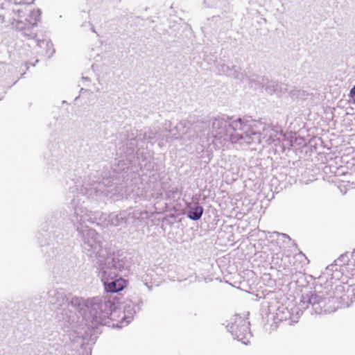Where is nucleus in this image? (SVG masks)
I'll return each mask as SVG.
<instances>
[{"mask_svg": "<svg viewBox=\"0 0 355 355\" xmlns=\"http://www.w3.org/2000/svg\"><path fill=\"white\" fill-rule=\"evenodd\" d=\"M47 295L48 302L58 306L56 316L59 321L74 322L78 312L92 328L107 325L110 320H114L119 304L116 297L110 296H98L92 300L73 297L69 301L63 288H51Z\"/></svg>", "mask_w": 355, "mask_h": 355, "instance_id": "nucleus-1", "label": "nucleus"}, {"mask_svg": "<svg viewBox=\"0 0 355 355\" xmlns=\"http://www.w3.org/2000/svg\"><path fill=\"white\" fill-rule=\"evenodd\" d=\"M34 0H15V6L11 10H5L0 7V23L8 22L26 37L33 41L41 50L39 53L51 58L55 53L53 44L46 39L38 40L35 28L40 19V9L33 10L30 5Z\"/></svg>", "mask_w": 355, "mask_h": 355, "instance_id": "nucleus-2", "label": "nucleus"}, {"mask_svg": "<svg viewBox=\"0 0 355 355\" xmlns=\"http://www.w3.org/2000/svg\"><path fill=\"white\" fill-rule=\"evenodd\" d=\"M354 280L347 282L328 283L324 290L304 295L303 304H311L317 313H330L338 309L349 307L355 302Z\"/></svg>", "mask_w": 355, "mask_h": 355, "instance_id": "nucleus-3", "label": "nucleus"}, {"mask_svg": "<svg viewBox=\"0 0 355 355\" xmlns=\"http://www.w3.org/2000/svg\"><path fill=\"white\" fill-rule=\"evenodd\" d=\"M248 120L244 121L241 118L233 120L227 115H218L211 121V143L216 148L225 146L228 143L245 144V130Z\"/></svg>", "mask_w": 355, "mask_h": 355, "instance_id": "nucleus-4", "label": "nucleus"}, {"mask_svg": "<svg viewBox=\"0 0 355 355\" xmlns=\"http://www.w3.org/2000/svg\"><path fill=\"white\" fill-rule=\"evenodd\" d=\"M130 140L128 146V142L125 143L123 140H120L116 144V155L120 157L119 160H115L112 165V172L113 178H119L120 175L123 178H128L129 174L137 173L139 170L143 171V168L146 164H142L146 162V156L143 152H136L135 150V139Z\"/></svg>", "mask_w": 355, "mask_h": 355, "instance_id": "nucleus-5", "label": "nucleus"}, {"mask_svg": "<svg viewBox=\"0 0 355 355\" xmlns=\"http://www.w3.org/2000/svg\"><path fill=\"white\" fill-rule=\"evenodd\" d=\"M130 261L123 253L112 252L106 262L96 266L104 289L107 293H117L125 286V280L118 275L119 272L128 270Z\"/></svg>", "mask_w": 355, "mask_h": 355, "instance_id": "nucleus-6", "label": "nucleus"}, {"mask_svg": "<svg viewBox=\"0 0 355 355\" xmlns=\"http://www.w3.org/2000/svg\"><path fill=\"white\" fill-rule=\"evenodd\" d=\"M319 290L310 291L306 293H303L301 296L300 302L298 306L295 309H288L280 301L277 294L273 291H269L264 295V299L267 303V313L268 316L271 315V318L275 322L289 321V324H293L297 322L300 318V311L302 312V309H306L311 306L315 313V310L311 304H303L302 298L304 295L309 293H317Z\"/></svg>", "mask_w": 355, "mask_h": 355, "instance_id": "nucleus-7", "label": "nucleus"}, {"mask_svg": "<svg viewBox=\"0 0 355 355\" xmlns=\"http://www.w3.org/2000/svg\"><path fill=\"white\" fill-rule=\"evenodd\" d=\"M78 234L83 240V248L86 254L96 259V266L112 257L108 249L103 248V237L95 230L87 227Z\"/></svg>", "mask_w": 355, "mask_h": 355, "instance_id": "nucleus-8", "label": "nucleus"}, {"mask_svg": "<svg viewBox=\"0 0 355 355\" xmlns=\"http://www.w3.org/2000/svg\"><path fill=\"white\" fill-rule=\"evenodd\" d=\"M282 135V130L279 128L266 124L259 121L248 120V128L245 130V144H260L262 140L271 144L279 140V136Z\"/></svg>", "mask_w": 355, "mask_h": 355, "instance_id": "nucleus-9", "label": "nucleus"}, {"mask_svg": "<svg viewBox=\"0 0 355 355\" xmlns=\"http://www.w3.org/2000/svg\"><path fill=\"white\" fill-rule=\"evenodd\" d=\"M84 198L86 197L78 191L71 202L69 220L78 232H83V230L89 227L88 224H94L97 220V214L83 206Z\"/></svg>", "mask_w": 355, "mask_h": 355, "instance_id": "nucleus-10", "label": "nucleus"}, {"mask_svg": "<svg viewBox=\"0 0 355 355\" xmlns=\"http://www.w3.org/2000/svg\"><path fill=\"white\" fill-rule=\"evenodd\" d=\"M157 128H146L141 130L139 132L137 130H132L130 133L126 135H119V140H123L125 143L130 144V140L132 138L135 139V150L136 152H143L145 155L144 148H147V144L149 142L156 141Z\"/></svg>", "mask_w": 355, "mask_h": 355, "instance_id": "nucleus-11", "label": "nucleus"}, {"mask_svg": "<svg viewBox=\"0 0 355 355\" xmlns=\"http://www.w3.org/2000/svg\"><path fill=\"white\" fill-rule=\"evenodd\" d=\"M234 339L247 345L252 334L250 329V322L247 318H243L239 314L233 315L226 326Z\"/></svg>", "mask_w": 355, "mask_h": 355, "instance_id": "nucleus-12", "label": "nucleus"}, {"mask_svg": "<svg viewBox=\"0 0 355 355\" xmlns=\"http://www.w3.org/2000/svg\"><path fill=\"white\" fill-rule=\"evenodd\" d=\"M249 85L254 89H263L268 94L282 96L288 91V85L275 80H270L266 76L252 75L246 78Z\"/></svg>", "mask_w": 355, "mask_h": 355, "instance_id": "nucleus-13", "label": "nucleus"}, {"mask_svg": "<svg viewBox=\"0 0 355 355\" xmlns=\"http://www.w3.org/2000/svg\"><path fill=\"white\" fill-rule=\"evenodd\" d=\"M351 259H349L348 253H345L341 254L336 260H335V264H331L326 267L324 272L318 277V284H316L315 289V290H324V287L328 283H331L333 284L340 282L336 280L335 282H332V279L331 278V281L328 280V277L329 275H332L331 273L334 270V268L335 266H343L346 265V270H347L348 263H350Z\"/></svg>", "mask_w": 355, "mask_h": 355, "instance_id": "nucleus-14", "label": "nucleus"}, {"mask_svg": "<svg viewBox=\"0 0 355 355\" xmlns=\"http://www.w3.org/2000/svg\"><path fill=\"white\" fill-rule=\"evenodd\" d=\"M77 189L83 196L87 198L104 196L103 191L107 190V178H103L101 182H85L80 189Z\"/></svg>", "mask_w": 355, "mask_h": 355, "instance_id": "nucleus-15", "label": "nucleus"}, {"mask_svg": "<svg viewBox=\"0 0 355 355\" xmlns=\"http://www.w3.org/2000/svg\"><path fill=\"white\" fill-rule=\"evenodd\" d=\"M180 122L185 123V128L180 130L181 141H182L184 144L197 138L198 137V132H200L202 128L207 126V123L204 121H198L195 124L191 123L188 121H180Z\"/></svg>", "mask_w": 355, "mask_h": 355, "instance_id": "nucleus-16", "label": "nucleus"}, {"mask_svg": "<svg viewBox=\"0 0 355 355\" xmlns=\"http://www.w3.org/2000/svg\"><path fill=\"white\" fill-rule=\"evenodd\" d=\"M142 305L143 301L141 299H139L136 302L132 300H126L123 305L120 327L128 324L133 320L135 315L141 310Z\"/></svg>", "mask_w": 355, "mask_h": 355, "instance_id": "nucleus-17", "label": "nucleus"}, {"mask_svg": "<svg viewBox=\"0 0 355 355\" xmlns=\"http://www.w3.org/2000/svg\"><path fill=\"white\" fill-rule=\"evenodd\" d=\"M216 68L219 75H225L240 80L241 81L244 80L245 78L243 74L238 71L235 66L230 67L223 62H219L216 64Z\"/></svg>", "mask_w": 355, "mask_h": 355, "instance_id": "nucleus-18", "label": "nucleus"}, {"mask_svg": "<svg viewBox=\"0 0 355 355\" xmlns=\"http://www.w3.org/2000/svg\"><path fill=\"white\" fill-rule=\"evenodd\" d=\"M127 212L128 214V223H142L150 216V213L146 210L137 208L129 209Z\"/></svg>", "mask_w": 355, "mask_h": 355, "instance_id": "nucleus-19", "label": "nucleus"}, {"mask_svg": "<svg viewBox=\"0 0 355 355\" xmlns=\"http://www.w3.org/2000/svg\"><path fill=\"white\" fill-rule=\"evenodd\" d=\"M128 214L127 210L119 213H110L105 218L107 225L119 226L123 224H128Z\"/></svg>", "mask_w": 355, "mask_h": 355, "instance_id": "nucleus-20", "label": "nucleus"}, {"mask_svg": "<svg viewBox=\"0 0 355 355\" xmlns=\"http://www.w3.org/2000/svg\"><path fill=\"white\" fill-rule=\"evenodd\" d=\"M171 126L170 121H166L162 124V128L157 129V138L156 141H158V144L160 147L164 146L166 143L170 141L168 128Z\"/></svg>", "mask_w": 355, "mask_h": 355, "instance_id": "nucleus-21", "label": "nucleus"}, {"mask_svg": "<svg viewBox=\"0 0 355 355\" xmlns=\"http://www.w3.org/2000/svg\"><path fill=\"white\" fill-rule=\"evenodd\" d=\"M116 177L110 175V178H107V190L104 192V196L112 198L119 193L118 183L114 182Z\"/></svg>", "mask_w": 355, "mask_h": 355, "instance_id": "nucleus-22", "label": "nucleus"}, {"mask_svg": "<svg viewBox=\"0 0 355 355\" xmlns=\"http://www.w3.org/2000/svg\"><path fill=\"white\" fill-rule=\"evenodd\" d=\"M203 211V207L196 202L193 205L189 206L187 216L191 220H198L202 217Z\"/></svg>", "mask_w": 355, "mask_h": 355, "instance_id": "nucleus-23", "label": "nucleus"}, {"mask_svg": "<svg viewBox=\"0 0 355 355\" xmlns=\"http://www.w3.org/2000/svg\"><path fill=\"white\" fill-rule=\"evenodd\" d=\"M270 237L271 243H275L279 249L284 247V243H289L291 241V239L288 235L277 232H273Z\"/></svg>", "mask_w": 355, "mask_h": 355, "instance_id": "nucleus-24", "label": "nucleus"}, {"mask_svg": "<svg viewBox=\"0 0 355 355\" xmlns=\"http://www.w3.org/2000/svg\"><path fill=\"white\" fill-rule=\"evenodd\" d=\"M184 122H178L173 128H168L170 141L173 139L181 140L180 130L185 128Z\"/></svg>", "mask_w": 355, "mask_h": 355, "instance_id": "nucleus-25", "label": "nucleus"}, {"mask_svg": "<svg viewBox=\"0 0 355 355\" xmlns=\"http://www.w3.org/2000/svg\"><path fill=\"white\" fill-rule=\"evenodd\" d=\"M46 232H48V234L46 236H48V239L49 241L47 243V245H50L51 243H53V241H55L58 242L59 236H60V230L56 228L55 230H45Z\"/></svg>", "mask_w": 355, "mask_h": 355, "instance_id": "nucleus-26", "label": "nucleus"}, {"mask_svg": "<svg viewBox=\"0 0 355 355\" xmlns=\"http://www.w3.org/2000/svg\"><path fill=\"white\" fill-rule=\"evenodd\" d=\"M338 189L343 194H345L348 190L355 189V182L343 180L339 182Z\"/></svg>", "mask_w": 355, "mask_h": 355, "instance_id": "nucleus-27", "label": "nucleus"}, {"mask_svg": "<svg viewBox=\"0 0 355 355\" xmlns=\"http://www.w3.org/2000/svg\"><path fill=\"white\" fill-rule=\"evenodd\" d=\"M347 272L349 273L351 279L354 280L355 277V250L351 254V261L348 263Z\"/></svg>", "mask_w": 355, "mask_h": 355, "instance_id": "nucleus-28", "label": "nucleus"}, {"mask_svg": "<svg viewBox=\"0 0 355 355\" xmlns=\"http://www.w3.org/2000/svg\"><path fill=\"white\" fill-rule=\"evenodd\" d=\"M204 3L207 7H215L218 6L217 0H204Z\"/></svg>", "mask_w": 355, "mask_h": 355, "instance_id": "nucleus-29", "label": "nucleus"}, {"mask_svg": "<svg viewBox=\"0 0 355 355\" xmlns=\"http://www.w3.org/2000/svg\"><path fill=\"white\" fill-rule=\"evenodd\" d=\"M349 96L351 98L352 102L355 103V85L350 89Z\"/></svg>", "mask_w": 355, "mask_h": 355, "instance_id": "nucleus-30", "label": "nucleus"}, {"mask_svg": "<svg viewBox=\"0 0 355 355\" xmlns=\"http://www.w3.org/2000/svg\"><path fill=\"white\" fill-rule=\"evenodd\" d=\"M46 223H50L49 225H48V228L47 229L49 230V227H50V225H51V230H53V228L55 227V223H53L52 219L49 218L48 221H46Z\"/></svg>", "mask_w": 355, "mask_h": 355, "instance_id": "nucleus-31", "label": "nucleus"}, {"mask_svg": "<svg viewBox=\"0 0 355 355\" xmlns=\"http://www.w3.org/2000/svg\"><path fill=\"white\" fill-rule=\"evenodd\" d=\"M145 285L148 288L149 290H151L152 285H148L147 283H145Z\"/></svg>", "mask_w": 355, "mask_h": 355, "instance_id": "nucleus-32", "label": "nucleus"}, {"mask_svg": "<svg viewBox=\"0 0 355 355\" xmlns=\"http://www.w3.org/2000/svg\"><path fill=\"white\" fill-rule=\"evenodd\" d=\"M83 80H85V81H89V78H87V77H84V76L83 77Z\"/></svg>", "mask_w": 355, "mask_h": 355, "instance_id": "nucleus-33", "label": "nucleus"}, {"mask_svg": "<svg viewBox=\"0 0 355 355\" xmlns=\"http://www.w3.org/2000/svg\"><path fill=\"white\" fill-rule=\"evenodd\" d=\"M290 144H291V146H293V140H292V139L290 140Z\"/></svg>", "mask_w": 355, "mask_h": 355, "instance_id": "nucleus-34", "label": "nucleus"}, {"mask_svg": "<svg viewBox=\"0 0 355 355\" xmlns=\"http://www.w3.org/2000/svg\"><path fill=\"white\" fill-rule=\"evenodd\" d=\"M207 143H208V145L209 146L211 144L210 141H209V139L207 140Z\"/></svg>", "mask_w": 355, "mask_h": 355, "instance_id": "nucleus-35", "label": "nucleus"}, {"mask_svg": "<svg viewBox=\"0 0 355 355\" xmlns=\"http://www.w3.org/2000/svg\"><path fill=\"white\" fill-rule=\"evenodd\" d=\"M40 245H44V244H45V243H43V242H42V241H40Z\"/></svg>", "mask_w": 355, "mask_h": 355, "instance_id": "nucleus-36", "label": "nucleus"}, {"mask_svg": "<svg viewBox=\"0 0 355 355\" xmlns=\"http://www.w3.org/2000/svg\"><path fill=\"white\" fill-rule=\"evenodd\" d=\"M290 93L292 94L293 95H294V94L293 93V91H290Z\"/></svg>", "mask_w": 355, "mask_h": 355, "instance_id": "nucleus-37", "label": "nucleus"}]
</instances>
